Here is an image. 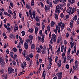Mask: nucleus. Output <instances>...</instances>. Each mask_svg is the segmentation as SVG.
I'll return each mask as SVG.
<instances>
[{"label": "nucleus", "instance_id": "26", "mask_svg": "<svg viewBox=\"0 0 79 79\" xmlns=\"http://www.w3.org/2000/svg\"><path fill=\"white\" fill-rule=\"evenodd\" d=\"M64 26H65V25L64 24V23H62L61 25V28H62V29H63L64 28Z\"/></svg>", "mask_w": 79, "mask_h": 79}, {"label": "nucleus", "instance_id": "23", "mask_svg": "<svg viewBox=\"0 0 79 79\" xmlns=\"http://www.w3.org/2000/svg\"><path fill=\"white\" fill-rule=\"evenodd\" d=\"M8 12L10 14H11V15H13V12L12 11H11V10H8Z\"/></svg>", "mask_w": 79, "mask_h": 79}, {"label": "nucleus", "instance_id": "41", "mask_svg": "<svg viewBox=\"0 0 79 79\" xmlns=\"http://www.w3.org/2000/svg\"><path fill=\"white\" fill-rule=\"evenodd\" d=\"M61 24H62V23L61 22H60L59 23H58V26L59 27H61Z\"/></svg>", "mask_w": 79, "mask_h": 79}, {"label": "nucleus", "instance_id": "19", "mask_svg": "<svg viewBox=\"0 0 79 79\" xmlns=\"http://www.w3.org/2000/svg\"><path fill=\"white\" fill-rule=\"evenodd\" d=\"M77 15H76L75 16H74L73 18V20H77Z\"/></svg>", "mask_w": 79, "mask_h": 79}, {"label": "nucleus", "instance_id": "61", "mask_svg": "<svg viewBox=\"0 0 79 79\" xmlns=\"http://www.w3.org/2000/svg\"><path fill=\"white\" fill-rule=\"evenodd\" d=\"M6 51V53H7V54H9V50H8L7 49Z\"/></svg>", "mask_w": 79, "mask_h": 79}, {"label": "nucleus", "instance_id": "13", "mask_svg": "<svg viewBox=\"0 0 79 79\" xmlns=\"http://www.w3.org/2000/svg\"><path fill=\"white\" fill-rule=\"evenodd\" d=\"M77 64H76L75 66H73V70L75 71L76 70V68H77Z\"/></svg>", "mask_w": 79, "mask_h": 79}, {"label": "nucleus", "instance_id": "60", "mask_svg": "<svg viewBox=\"0 0 79 79\" xmlns=\"http://www.w3.org/2000/svg\"><path fill=\"white\" fill-rule=\"evenodd\" d=\"M29 57H30V58H32V57H33V55H32V54H30Z\"/></svg>", "mask_w": 79, "mask_h": 79}, {"label": "nucleus", "instance_id": "11", "mask_svg": "<svg viewBox=\"0 0 79 79\" xmlns=\"http://www.w3.org/2000/svg\"><path fill=\"white\" fill-rule=\"evenodd\" d=\"M26 7L27 9H30L31 7H30V5L29 4H26Z\"/></svg>", "mask_w": 79, "mask_h": 79}, {"label": "nucleus", "instance_id": "62", "mask_svg": "<svg viewBox=\"0 0 79 79\" xmlns=\"http://www.w3.org/2000/svg\"><path fill=\"white\" fill-rule=\"evenodd\" d=\"M73 61H74V59H72L70 60L69 62L70 63H72V62H73Z\"/></svg>", "mask_w": 79, "mask_h": 79}, {"label": "nucleus", "instance_id": "4", "mask_svg": "<svg viewBox=\"0 0 79 79\" xmlns=\"http://www.w3.org/2000/svg\"><path fill=\"white\" fill-rule=\"evenodd\" d=\"M57 65L58 66V68H60L61 66V60H60L59 62L57 63Z\"/></svg>", "mask_w": 79, "mask_h": 79}, {"label": "nucleus", "instance_id": "53", "mask_svg": "<svg viewBox=\"0 0 79 79\" xmlns=\"http://www.w3.org/2000/svg\"><path fill=\"white\" fill-rule=\"evenodd\" d=\"M52 57H50L49 58V63H51V62H52Z\"/></svg>", "mask_w": 79, "mask_h": 79}, {"label": "nucleus", "instance_id": "48", "mask_svg": "<svg viewBox=\"0 0 79 79\" xmlns=\"http://www.w3.org/2000/svg\"><path fill=\"white\" fill-rule=\"evenodd\" d=\"M32 60H31L30 63V65L29 66V67L32 66Z\"/></svg>", "mask_w": 79, "mask_h": 79}, {"label": "nucleus", "instance_id": "9", "mask_svg": "<svg viewBox=\"0 0 79 79\" xmlns=\"http://www.w3.org/2000/svg\"><path fill=\"white\" fill-rule=\"evenodd\" d=\"M24 47H25V48L26 50L27 49V48H28V44H27L26 43H25L24 44Z\"/></svg>", "mask_w": 79, "mask_h": 79}, {"label": "nucleus", "instance_id": "38", "mask_svg": "<svg viewBox=\"0 0 79 79\" xmlns=\"http://www.w3.org/2000/svg\"><path fill=\"white\" fill-rule=\"evenodd\" d=\"M31 6H34V0H32L31 2Z\"/></svg>", "mask_w": 79, "mask_h": 79}, {"label": "nucleus", "instance_id": "50", "mask_svg": "<svg viewBox=\"0 0 79 79\" xmlns=\"http://www.w3.org/2000/svg\"><path fill=\"white\" fill-rule=\"evenodd\" d=\"M66 47L65 46L64 48V53H65V52L66 53Z\"/></svg>", "mask_w": 79, "mask_h": 79}, {"label": "nucleus", "instance_id": "15", "mask_svg": "<svg viewBox=\"0 0 79 79\" xmlns=\"http://www.w3.org/2000/svg\"><path fill=\"white\" fill-rule=\"evenodd\" d=\"M25 58L27 60V61H30V58L28 56H27L25 57Z\"/></svg>", "mask_w": 79, "mask_h": 79}, {"label": "nucleus", "instance_id": "21", "mask_svg": "<svg viewBox=\"0 0 79 79\" xmlns=\"http://www.w3.org/2000/svg\"><path fill=\"white\" fill-rule=\"evenodd\" d=\"M35 34L36 35L37 34V32H38V28L37 27H35Z\"/></svg>", "mask_w": 79, "mask_h": 79}, {"label": "nucleus", "instance_id": "16", "mask_svg": "<svg viewBox=\"0 0 79 79\" xmlns=\"http://www.w3.org/2000/svg\"><path fill=\"white\" fill-rule=\"evenodd\" d=\"M55 26V23L53 21H52L51 23V27H53Z\"/></svg>", "mask_w": 79, "mask_h": 79}, {"label": "nucleus", "instance_id": "27", "mask_svg": "<svg viewBox=\"0 0 79 79\" xmlns=\"http://www.w3.org/2000/svg\"><path fill=\"white\" fill-rule=\"evenodd\" d=\"M58 10L60 9L61 10H62V11L63 10V8L62 7L60 6H58Z\"/></svg>", "mask_w": 79, "mask_h": 79}, {"label": "nucleus", "instance_id": "31", "mask_svg": "<svg viewBox=\"0 0 79 79\" xmlns=\"http://www.w3.org/2000/svg\"><path fill=\"white\" fill-rule=\"evenodd\" d=\"M42 43H44V35H42Z\"/></svg>", "mask_w": 79, "mask_h": 79}, {"label": "nucleus", "instance_id": "49", "mask_svg": "<svg viewBox=\"0 0 79 79\" xmlns=\"http://www.w3.org/2000/svg\"><path fill=\"white\" fill-rule=\"evenodd\" d=\"M55 13H58V7H57V6H56V10H55Z\"/></svg>", "mask_w": 79, "mask_h": 79}, {"label": "nucleus", "instance_id": "32", "mask_svg": "<svg viewBox=\"0 0 79 79\" xmlns=\"http://www.w3.org/2000/svg\"><path fill=\"white\" fill-rule=\"evenodd\" d=\"M26 32L24 31H22V34L23 36H24V35H25V33Z\"/></svg>", "mask_w": 79, "mask_h": 79}, {"label": "nucleus", "instance_id": "12", "mask_svg": "<svg viewBox=\"0 0 79 79\" xmlns=\"http://www.w3.org/2000/svg\"><path fill=\"white\" fill-rule=\"evenodd\" d=\"M61 38H60V37H59L58 38V39L57 40V43L58 44H59V43H60V42H61Z\"/></svg>", "mask_w": 79, "mask_h": 79}, {"label": "nucleus", "instance_id": "39", "mask_svg": "<svg viewBox=\"0 0 79 79\" xmlns=\"http://www.w3.org/2000/svg\"><path fill=\"white\" fill-rule=\"evenodd\" d=\"M20 44L21 45H23V39L20 40Z\"/></svg>", "mask_w": 79, "mask_h": 79}, {"label": "nucleus", "instance_id": "3", "mask_svg": "<svg viewBox=\"0 0 79 79\" xmlns=\"http://www.w3.org/2000/svg\"><path fill=\"white\" fill-rule=\"evenodd\" d=\"M52 39L53 40L54 42H55L56 41V35L54 33L52 34Z\"/></svg>", "mask_w": 79, "mask_h": 79}, {"label": "nucleus", "instance_id": "28", "mask_svg": "<svg viewBox=\"0 0 79 79\" xmlns=\"http://www.w3.org/2000/svg\"><path fill=\"white\" fill-rule=\"evenodd\" d=\"M71 52V48H69V49L68 50V52H67V55H69L70 54V53Z\"/></svg>", "mask_w": 79, "mask_h": 79}, {"label": "nucleus", "instance_id": "57", "mask_svg": "<svg viewBox=\"0 0 79 79\" xmlns=\"http://www.w3.org/2000/svg\"><path fill=\"white\" fill-rule=\"evenodd\" d=\"M39 61L40 62V63H42V59H40L39 60Z\"/></svg>", "mask_w": 79, "mask_h": 79}, {"label": "nucleus", "instance_id": "56", "mask_svg": "<svg viewBox=\"0 0 79 79\" xmlns=\"http://www.w3.org/2000/svg\"><path fill=\"white\" fill-rule=\"evenodd\" d=\"M10 6H11V7H13V3L10 2Z\"/></svg>", "mask_w": 79, "mask_h": 79}, {"label": "nucleus", "instance_id": "17", "mask_svg": "<svg viewBox=\"0 0 79 79\" xmlns=\"http://www.w3.org/2000/svg\"><path fill=\"white\" fill-rule=\"evenodd\" d=\"M63 50H64V45H62L61 46V52H63Z\"/></svg>", "mask_w": 79, "mask_h": 79}, {"label": "nucleus", "instance_id": "55", "mask_svg": "<svg viewBox=\"0 0 79 79\" xmlns=\"http://www.w3.org/2000/svg\"><path fill=\"white\" fill-rule=\"evenodd\" d=\"M43 50H45L46 51L47 50V48H46V47L45 46H44V47Z\"/></svg>", "mask_w": 79, "mask_h": 79}, {"label": "nucleus", "instance_id": "46", "mask_svg": "<svg viewBox=\"0 0 79 79\" xmlns=\"http://www.w3.org/2000/svg\"><path fill=\"white\" fill-rule=\"evenodd\" d=\"M65 17L66 18V19H69V15H67Z\"/></svg>", "mask_w": 79, "mask_h": 79}, {"label": "nucleus", "instance_id": "47", "mask_svg": "<svg viewBox=\"0 0 79 79\" xmlns=\"http://www.w3.org/2000/svg\"><path fill=\"white\" fill-rule=\"evenodd\" d=\"M64 56H65V53L64 52H63L62 53V58H64Z\"/></svg>", "mask_w": 79, "mask_h": 79}, {"label": "nucleus", "instance_id": "29", "mask_svg": "<svg viewBox=\"0 0 79 79\" xmlns=\"http://www.w3.org/2000/svg\"><path fill=\"white\" fill-rule=\"evenodd\" d=\"M53 2L55 4L57 5V4H58V2H57V0H55L54 1H53Z\"/></svg>", "mask_w": 79, "mask_h": 79}, {"label": "nucleus", "instance_id": "44", "mask_svg": "<svg viewBox=\"0 0 79 79\" xmlns=\"http://www.w3.org/2000/svg\"><path fill=\"white\" fill-rule=\"evenodd\" d=\"M73 23H70V26L71 28L72 29L73 28Z\"/></svg>", "mask_w": 79, "mask_h": 79}, {"label": "nucleus", "instance_id": "5", "mask_svg": "<svg viewBox=\"0 0 79 79\" xmlns=\"http://www.w3.org/2000/svg\"><path fill=\"white\" fill-rule=\"evenodd\" d=\"M29 15L30 16L31 18L32 19H33V18L32 17V12H31V10H29Z\"/></svg>", "mask_w": 79, "mask_h": 79}, {"label": "nucleus", "instance_id": "8", "mask_svg": "<svg viewBox=\"0 0 79 79\" xmlns=\"http://www.w3.org/2000/svg\"><path fill=\"white\" fill-rule=\"evenodd\" d=\"M36 49L37 50V52L38 53H41L42 52V50L39 48H37Z\"/></svg>", "mask_w": 79, "mask_h": 79}, {"label": "nucleus", "instance_id": "37", "mask_svg": "<svg viewBox=\"0 0 79 79\" xmlns=\"http://www.w3.org/2000/svg\"><path fill=\"white\" fill-rule=\"evenodd\" d=\"M66 12L67 13H70V12H71V11H70L69 9H68L66 10Z\"/></svg>", "mask_w": 79, "mask_h": 79}, {"label": "nucleus", "instance_id": "1", "mask_svg": "<svg viewBox=\"0 0 79 79\" xmlns=\"http://www.w3.org/2000/svg\"><path fill=\"white\" fill-rule=\"evenodd\" d=\"M8 73L9 74H11V73H13L15 72V69H12L11 67H8Z\"/></svg>", "mask_w": 79, "mask_h": 79}, {"label": "nucleus", "instance_id": "64", "mask_svg": "<svg viewBox=\"0 0 79 79\" xmlns=\"http://www.w3.org/2000/svg\"><path fill=\"white\" fill-rule=\"evenodd\" d=\"M51 68V66L50 65H48V69H50Z\"/></svg>", "mask_w": 79, "mask_h": 79}, {"label": "nucleus", "instance_id": "24", "mask_svg": "<svg viewBox=\"0 0 79 79\" xmlns=\"http://www.w3.org/2000/svg\"><path fill=\"white\" fill-rule=\"evenodd\" d=\"M29 39H30V40H32V39H33V36L32 35H30L29 36Z\"/></svg>", "mask_w": 79, "mask_h": 79}, {"label": "nucleus", "instance_id": "6", "mask_svg": "<svg viewBox=\"0 0 79 79\" xmlns=\"http://www.w3.org/2000/svg\"><path fill=\"white\" fill-rule=\"evenodd\" d=\"M58 25H56V30L55 29L53 30L54 32L56 33V34L57 32V31H58Z\"/></svg>", "mask_w": 79, "mask_h": 79}, {"label": "nucleus", "instance_id": "54", "mask_svg": "<svg viewBox=\"0 0 79 79\" xmlns=\"http://www.w3.org/2000/svg\"><path fill=\"white\" fill-rule=\"evenodd\" d=\"M40 3L41 4V5L42 8H44V4H43V3H42V2H40Z\"/></svg>", "mask_w": 79, "mask_h": 79}, {"label": "nucleus", "instance_id": "42", "mask_svg": "<svg viewBox=\"0 0 79 79\" xmlns=\"http://www.w3.org/2000/svg\"><path fill=\"white\" fill-rule=\"evenodd\" d=\"M13 51L15 52H17V49L16 48H13Z\"/></svg>", "mask_w": 79, "mask_h": 79}, {"label": "nucleus", "instance_id": "22", "mask_svg": "<svg viewBox=\"0 0 79 79\" xmlns=\"http://www.w3.org/2000/svg\"><path fill=\"white\" fill-rule=\"evenodd\" d=\"M21 47V44H20V42H19V45H18L17 47L18 48H20Z\"/></svg>", "mask_w": 79, "mask_h": 79}, {"label": "nucleus", "instance_id": "14", "mask_svg": "<svg viewBox=\"0 0 79 79\" xmlns=\"http://www.w3.org/2000/svg\"><path fill=\"white\" fill-rule=\"evenodd\" d=\"M33 31L34 30H33V29H32V28H29L28 30V31L31 33H32Z\"/></svg>", "mask_w": 79, "mask_h": 79}, {"label": "nucleus", "instance_id": "40", "mask_svg": "<svg viewBox=\"0 0 79 79\" xmlns=\"http://www.w3.org/2000/svg\"><path fill=\"white\" fill-rule=\"evenodd\" d=\"M66 56H65L64 57V62H63L64 63L66 62Z\"/></svg>", "mask_w": 79, "mask_h": 79}, {"label": "nucleus", "instance_id": "59", "mask_svg": "<svg viewBox=\"0 0 79 79\" xmlns=\"http://www.w3.org/2000/svg\"><path fill=\"white\" fill-rule=\"evenodd\" d=\"M61 18H63L64 17V15H63V13H61L60 15Z\"/></svg>", "mask_w": 79, "mask_h": 79}, {"label": "nucleus", "instance_id": "20", "mask_svg": "<svg viewBox=\"0 0 79 79\" xmlns=\"http://www.w3.org/2000/svg\"><path fill=\"white\" fill-rule=\"evenodd\" d=\"M1 65L2 66H3V65H5V61H4V60H2V62L1 64Z\"/></svg>", "mask_w": 79, "mask_h": 79}, {"label": "nucleus", "instance_id": "7", "mask_svg": "<svg viewBox=\"0 0 79 79\" xmlns=\"http://www.w3.org/2000/svg\"><path fill=\"white\" fill-rule=\"evenodd\" d=\"M44 9L46 10V11H47V10H50V6H49L48 7H47V6L45 5Z\"/></svg>", "mask_w": 79, "mask_h": 79}, {"label": "nucleus", "instance_id": "30", "mask_svg": "<svg viewBox=\"0 0 79 79\" xmlns=\"http://www.w3.org/2000/svg\"><path fill=\"white\" fill-rule=\"evenodd\" d=\"M12 63L14 66H16V62L15 60H13L12 61Z\"/></svg>", "mask_w": 79, "mask_h": 79}, {"label": "nucleus", "instance_id": "58", "mask_svg": "<svg viewBox=\"0 0 79 79\" xmlns=\"http://www.w3.org/2000/svg\"><path fill=\"white\" fill-rule=\"evenodd\" d=\"M46 74H47V73H43L42 75V77H43V76L45 77Z\"/></svg>", "mask_w": 79, "mask_h": 79}, {"label": "nucleus", "instance_id": "51", "mask_svg": "<svg viewBox=\"0 0 79 79\" xmlns=\"http://www.w3.org/2000/svg\"><path fill=\"white\" fill-rule=\"evenodd\" d=\"M60 52V47H59L58 50L56 51V52L57 53H58V52Z\"/></svg>", "mask_w": 79, "mask_h": 79}, {"label": "nucleus", "instance_id": "34", "mask_svg": "<svg viewBox=\"0 0 79 79\" xmlns=\"http://www.w3.org/2000/svg\"><path fill=\"white\" fill-rule=\"evenodd\" d=\"M46 53V51L45 50H43L42 52V54H45Z\"/></svg>", "mask_w": 79, "mask_h": 79}, {"label": "nucleus", "instance_id": "36", "mask_svg": "<svg viewBox=\"0 0 79 79\" xmlns=\"http://www.w3.org/2000/svg\"><path fill=\"white\" fill-rule=\"evenodd\" d=\"M67 58H68L69 60H70L71 58V56H70V55L67 56Z\"/></svg>", "mask_w": 79, "mask_h": 79}, {"label": "nucleus", "instance_id": "52", "mask_svg": "<svg viewBox=\"0 0 79 79\" xmlns=\"http://www.w3.org/2000/svg\"><path fill=\"white\" fill-rule=\"evenodd\" d=\"M30 41H31V40L30 39H29L28 40H27L26 41V42L27 43H28V42H30Z\"/></svg>", "mask_w": 79, "mask_h": 79}, {"label": "nucleus", "instance_id": "43", "mask_svg": "<svg viewBox=\"0 0 79 79\" xmlns=\"http://www.w3.org/2000/svg\"><path fill=\"white\" fill-rule=\"evenodd\" d=\"M17 56V55H15L13 57V59L15 60L16 58V57Z\"/></svg>", "mask_w": 79, "mask_h": 79}, {"label": "nucleus", "instance_id": "2", "mask_svg": "<svg viewBox=\"0 0 79 79\" xmlns=\"http://www.w3.org/2000/svg\"><path fill=\"white\" fill-rule=\"evenodd\" d=\"M56 75L58 76V79H61L62 78V72H60L59 73H57Z\"/></svg>", "mask_w": 79, "mask_h": 79}, {"label": "nucleus", "instance_id": "33", "mask_svg": "<svg viewBox=\"0 0 79 79\" xmlns=\"http://www.w3.org/2000/svg\"><path fill=\"white\" fill-rule=\"evenodd\" d=\"M35 20L36 21L39 22V19L38 18V16H36Z\"/></svg>", "mask_w": 79, "mask_h": 79}, {"label": "nucleus", "instance_id": "10", "mask_svg": "<svg viewBox=\"0 0 79 79\" xmlns=\"http://www.w3.org/2000/svg\"><path fill=\"white\" fill-rule=\"evenodd\" d=\"M31 48L32 50H34L35 49V46L34 45V44H33L31 45Z\"/></svg>", "mask_w": 79, "mask_h": 79}, {"label": "nucleus", "instance_id": "25", "mask_svg": "<svg viewBox=\"0 0 79 79\" xmlns=\"http://www.w3.org/2000/svg\"><path fill=\"white\" fill-rule=\"evenodd\" d=\"M73 48H74V52L75 53H76V45L74 46Z\"/></svg>", "mask_w": 79, "mask_h": 79}, {"label": "nucleus", "instance_id": "35", "mask_svg": "<svg viewBox=\"0 0 79 79\" xmlns=\"http://www.w3.org/2000/svg\"><path fill=\"white\" fill-rule=\"evenodd\" d=\"M7 30L9 31V32H10V31H12V30L11 28H10L9 27H8L7 28Z\"/></svg>", "mask_w": 79, "mask_h": 79}, {"label": "nucleus", "instance_id": "18", "mask_svg": "<svg viewBox=\"0 0 79 79\" xmlns=\"http://www.w3.org/2000/svg\"><path fill=\"white\" fill-rule=\"evenodd\" d=\"M32 15L33 17V18H35V13L34 11L32 12Z\"/></svg>", "mask_w": 79, "mask_h": 79}, {"label": "nucleus", "instance_id": "45", "mask_svg": "<svg viewBox=\"0 0 79 79\" xmlns=\"http://www.w3.org/2000/svg\"><path fill=\"white\" fill-rule=\"evenodd\" d=\"M55 18L56 19H58V16L57 15V14L55 15Z\"/></svg>", "mask_w": 79, "mask_h": 79}, {"label": "nucleus", "instance_id": "63", "mask_svg": "<svg viewBox=\"0 0 79 79\" xmlns=\"http://www.w3.org/2000/svg\"><path fill=\"white\" fill-rule=\"evenodd\" d=\"M66 67L67 69H69V65L67 64L66 65Z\"/></svg>", "mask_w": 79, "mask_h": 79}]
</instances>
